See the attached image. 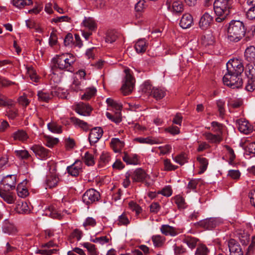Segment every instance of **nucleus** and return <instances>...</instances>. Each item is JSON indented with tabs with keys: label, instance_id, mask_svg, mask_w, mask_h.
Listing matches in <instances>:
<instances>
[{
	"label": "nucleus",
	"instance_id": "nucleus-1",
	"mask_svg": "<svg viewBox=\"0 0 255 255\" xmlns=\"http://www.w3.org/2000/svg\"><path fill=\"white\" fill-rule=\"evenodd\" d=\"M245 29L243 22L232 20L228 27L227 36L230 41L238 42L245 35Z\"/></svg>",
	"mask_w": 255,
	"mask_h": 255
},
{
	"label": "nucleus",
	"instance_id": "nucleus-2",
	"mask_svg": "<svg viewBox=\"0 0 255 255\" xmlns=\"http://www.w3.org/2000/svg\"><path fill=\"white\" fill-rule=\"evenodd\" d=\"M76 61V57L69 53H63L53 58L54 67L60 70L72 71V65Z\"/></svg>",
	"mask_w": 255,
	"mask_h": 255
},
{
	"label": "nucleus",
	"instance_id": "nucleus-3",
	"mask_svg": "<svg viewBox=\"0 0 255 255\" xmlns=\"http://www.w3.org/2000/svg\"><path fill=\"white\" fill-rule=\"evenodd\" d=\"M233 0H215L214 9L216 14H229L233 7Z\"/></svg>",
	"mask_w": 255,
	"mask_h": 255
},
{
	"label": "nucleus",
	"instance_id": "nucleus-4",
	"mask_svg": "<svg viewBox=\"0 0 255 255\" xmlns=\"http://www.w3.org/2000/svg\"><path fill=\"white\" fill-rule=\"evenodd\" d=\"M223 81L225 85L233 89L239 88L243 84L242 80L239 75L228 71L223 78Z\"/></svg>",
	"mask_w": 255,
	"mask_h": 255
},
{
	"label": "nucleus",
	"instance_id": "nucleus-5",
	"mask_svg": "<svg viewBox=\"0 0 255 255\" xmlns=\"http://www.w3.org/2000/svg\"><path fill=\"white\" fill-rule=\"evenodd\" d=\"M124 71L126 74L125 81L121 88V90L124 95H127L132 92L134 87L135 80L130 73L129 69H125Z\"/></svg>",
	"mask_w": 255,
	"mask_h": 255
},
{
	"label": "nucleus",
	"instance_id": "nucleus-6",
	"mask_svg": "<svg viewBox=\"0 0 255 255\" xmlns=\"http://www.w3.org/2000/svg\"><path fill=\"white\" fill-rule=\"evenodd\" d=\"M227 71L230 73L233 72L240 76L244 71V67L241 60L233 59L230 60L226 64Z\"/></svg>",
	"mask_w": 255,
	"mask_h": 255
},
{
	"label": "nucleus",
	"instance_id": "nucleus-7",
	"mask_svg": "<svg viewBox=\"0 0 255 255\" xmlns=\"http://www.w3.org/2000/svg\"><path fill=\"white\" fill-rule=\"evenodd\" d=\"M49 171L50 173L47 176L45 183L47 186L46 188H51L57 185L59 181V178L56 172V166L54 164L51 165Z\"/></svg>",
	"mask_w": 255,
	"mask_h": 255
},
{
	"label": "nucleus",
	"instance_id": "nucleus-8",
	"mask_svg": "<svg viewBox=\"0 0 255 255\" xmlns=\"http://www.w3.org/2000/svg\"><path fill=\"white\" fill-rule=\"evenodd\" d=\"M100 196L99 192L94 189H90L83 194L82 200L88 205L98 201Z\"/></svg>",
	"mask_w": 255,
	"mask_h": 255
},
{
	"label": "nucleus",
	"instance_id": "nucleus-9",
	"mask_svg": "<svg viewBox=\"0 0 255 255\" xmlns=\"http://www.w3.org/2000/svg\"><path fill=\"white\" fill-rule=\"evenodd\" d=\"M235 123L239 130L241 133L248 134L252 132L254 130L253 127L248 122V121L245 119H237L235 121Z\"/></svg>",
	"mask_w": 255,
	"mask_h": 255
},
{
	"label": "nucleus",
	"instance_id": "nucleus-10",
	"mask_svg": "<svg viewBox=\"0 0 255 255\" xmlns=\"http://www.w3.org/2000/svg\"><path fill=\"white\" fill-rule=\"evenodd\" d=\"M103 134V130L100 127H95L91 129L89 140L91 144L97 142Z\"/></svg>",
	"mask_w": 255,
	"mask_h": 255
},
{
	"label": "nucleus",
	"instance_id": "nucleus-11",
	"mask_svg": "<svg viewBox=\"0 0 255 255\" xmlns=\"http://www.w3.org/2000/svg\"><path fill=\"white\" fill-rule=\"evenodd\" d=\"M1 184L3 185L5 190H9L14 189L16 184L15 175H8L3 177L1 180Z\"/></svg>",
	"mask_w": 255,
	"mask_h": 255
},
{
	"label": "nucleus",
	"instance_id": "nucleus-12",
	"mask_svg": "<svg viewBox=\"0 0 255 255\" xmlns=\"http://www.w3.org/2000/svg\"><path fill=\"white\" fill-rule=\"evenodd\" d=\"M31 149L41 159H46L50 156L49 150L43 146L35 145L31 147Z\"/></svg>",
	"mask_w": 255,
	"mask_h": 255
},
{
	"label": "nucleus",
	"instance_id": "nucleus-13",
	"mask_svg": "<svg viewBox=\"0 0 255 255\" xmlns=\"http://www.w3.org/2000/svg\"><path fill=\"white\" fill-rule=\"evenodd\" d=\"M82 162L77 160L71 165L67 167V172L72 176H77L82 171Z\"/></svg>",
	"mask_w": 255,
	"mask_h": 255
},
{
	"label": "nucleus",
	"instance_id": "nucleus-14",
	"mask_svg": "<svg viewBox=\"0 0 255 255\" xmlns=\"http://www.w3.org/2000/svg\"><path fill=\"white\" fill-rule=\"evenodd\" d=\"M160 231L165 236H176L181 232L180 229H177L168 225H163L160 228Z\"/></svg>",
	"mask_w": 255,
	"mask_h": 255
},
{
	"label": "nucleus",
	"instance_id": "nucleus-15",
	"mask_svg": "<svg viewBox=\"0 0 255 255\" xmlns=\"http://www.w3.org/2000/svg\"><path fill=\"white\" fill-rule=\"evenodd\" d=\"M75 111L80 115L88 116L90 115L92 108L88 104L79 103L76 105Z\"/></svg>",
	"mask_w": 255,
	"mask_h": 255
},
{
	"label": "nucleus",
	"instance_id": "nucleus-16",
	"mask_svg": "<svg viewBox=\"0 0 255 255\" xmlns=\"http://www.w3.org/2000/svg\"><path fill=\"white\" fill-rule=\"evenodd\" d=\"M163 138L160 137H155L147 136L146 137H137L135 138V140L140 143H145L150 145L154 144H160L163 142Z\"/></svg>",
	"mask_w": 255,
	"mask_h": 255
},
{
	"label": "nucleus",
	"instance_id": "nucleus-17",
	"mask_svg": "<svg viewBox=\"0 0 255 255\" xmlns=\"http://www.w3.org/2000/svg\"><path fill=\"white\" fill-rule=\"evenodd\" d=\"M213 21V17L208 12H205L200 18L199 26L203 30L210 27Z\"/></svg>",
	"mask_w": 255,
	"mask_h": 255
},
{
	"label": "nucleus",
	"instance_id": "nucleus-18",
	"mask_svg": "<svg viewBox=\"0 0 255 255\" xmlns=\"http://www.w3.org/2000/svg\"><path fill=\"white\" fill-rule=\"evenodd\" d=\"M2 232L9 235H14L18 232V230L14 224L5 220L3 225Z\"/></svg>",
	"mask_w": 255,
	"mask_h": 255
},
{
	"label": "nucleus",
	"instance_id": "nucleus-19",
	"mask_svg": "<svg viewBox=\"0 0 255 255\" xmlns=\"http://www.w3.org/2000/svg\"><path fill=\"white\" fill-rule=\"evenodd\" d=\"M193 23V19L192 15L189 13H185L182 16L180 25L183 29H186L191 26Z\"/></svg>",
	"mask_w": 255,
	"mask_h": 255
},
{
	"label": "nucleus",
	"instance_id": "nucleus-20",
	"mask_svg": "<svg viewBox=\"0 0 255 255\" xmlns=\"http://www.w3.org/2000/svg\"><path fill=\"white\" fill-rule=\"evenodd\" d=\"M146 177L145 171L141 169H136L132 173L131 178L134 182H140L143 181Z\"/></svg>",
	"mask_w": 255,
	"mask_h": 255
},
{
	"label": "nucleus",
	"instance_id": "nucleus-21",
	"mask_svg": "<svg viewBox=\"0 0 255 255\" xmlns=\"http://www.w3.org/2000/svg\"><path fill=\"white\" fill-rule=\"evenodd\" d=\"M123 160L128 164L136 165L139 163L138 156L135 154H128L125 153L123 156Z\"/></svg>",
	"mask_w": 255,
	"mask_h": 255
},
{
	"label": "nucleus",
	"instance_id": "nucleus-22",
	"mask_svg": "<svg viewBox=\"0 0 255 255\" xmlns=\"http://www.w3.org/2000/svg\"><path fill=\"white\" fill-rule=\"evenodd\" d=\"M97 156V151L95 150L94 154L90 152H86L83 157V160L88 166H92L95 163V157Z\"/></svg>",
	"mask_w": 255,
	"mask_h": 255
},
{
	"label": "nucleus",
	"instance_id": "nucleus-23",
	"mask_svg": "<svg viewBox=\"0 0 255 255\" xmlns=\"http://www.w3.org/2000/svg\"><path fill=\"white\" fill-rule=\"evenodd\" d=\"M228 246L229 247L230 255L235 254L239 252L242 251V249L237 242L234 239H230L228 241Z\"/></svg>",
	"mask_w": 255,
	"mask_h": 255
},
{
	"label": "nucleus",
	"instance_id": "nucleus-24",
	"mask_svg": "<svg viewBox=\"0 0 255 255\" xmlns=\"http://www.w3.org/2000/svg\"><path fill=\"white\" fill-rule=\"evenodd\" d=\"M1 198L8 204H12L14 202L15 196L13 193L9 190L4 189L1 191Z\"/></svg>",
	"mask_w": 255,
	"mask_h": 255
},
{
	"label": "nucleus",
	"instance_id": "nucleus-25",
	"mask_svg": "<svg viewBox=\"0 0 255 255\" xmlns=\"http://www.w3.org/2000/svg\"><path fill=\"white\" fill-rule=\"evenodd\" d=\"M82 25L91 31L95 30L97 28L95 21L92 17H85L82 21Z\"/></svg>",
	"mask_w": 255,
	"mask_h": 255
},
{
	"label": "nucleus",
	"instance_id": "nucleus-26",
	"mask_svg": "<svg viewBox=\"0 0 255 255\" xmlns=\"http://www.w3.org/2000/svg\"><path fill=\"white\" fill-rule=\"evenodd\" d=\"M147 47V43L144 39H140L137 40L134 45L135 51L138 53H144Z\"/></svg>",
	"mask_w": 255,
	"mask_h": 255
},
{
	"label": "nucleus",
	"instance_id": "nucleus-27",
	"mask_svg": "<svg viewBox=\"0 0 255 255\" xmlns=\"http://www.w3.org/2000/svg\"><path fill=\"white\" fill-rule=\"evenodd\" d=\"M221 132L220 131L217 134H213L210 132H207L204 134L205 138L209 142L212 143H219L222 139Z\"/></svg>",
	"mask_w": 255,
	"mask_h": 255
},
{
	"label": "nucleus",
	"instance_id": "nucleus-28",
	"mask_svg": "<svg viewBox=\"0 0 255 255\" xmlns=\"http://www.w3.org/2000/svg\"><path fill=\"white\" fill-rule=\"evenodd\" d=\"M125 143L119 138H113L111 141V146L115 152H119L124 146Z\"/></svg>",
	"mask_w": 255,
	"mask_h": 255
},
{
	"label": "nucleus",
	"instance_id": "nucleus-29",
	"mask_svg": "<svg viewBox=\"0 0 255 255\" xmlns=\"http://www.w3.org/2000/svg\"><path fill=\"white\" fill-rule=\"evenodd\" d=\"M71 123L76 127H79L87 130L89 128L88 124L78 118L72 117L70 119Z\"/></svg>",
	"mask_w": 255,
	"mask_h": 255
},
{
	"label": "nucleus",
	"instance_id": "nucleus-30",
	"mask_svg": "<svg viewBox=\"0 0 255 255\" xmlns=\"http://www.w3.org/2000/svg\"><path fill=\"white\" fill-rule=\"evenodd\" d=\"M198 242V239L189 236H185L183 239V242L186 244L188 246V247L191 249L195 248Z\"/></svg>",
	"mask_w": 255,
	"mask_h": 255
},
{
	"label": "nucleus",
	"instance_id": "nucleus-31",
	"mask_svg": "<svg viewBox=\"0 0 255 255\" xmlns=\"http://www.w3.org/2000/svg\"><path fill=\"white\" fill-rule=\"evenodd\" d=\"M159 150V155H164L169 154L172 150V146L170 144H165L162 146H159L157 147H155L152 149V151H157V150Z\"/></svg>",
	"mask_w": 255,
	"mask_h": 255
},
{
	"label": "nucleus",
	"instance_id": "nucleus-32",
	"mask_svg": "<svg viewBox=\"0 0 255 255\" xmlns=\"http://www.w3.org/2000/svg\"><path fill=\"white\" fill-rule=\"evenodd\" d=\"M245 57L249 61H252L255 59V47L250 46L247 47L245 52Z\"/></svg>",
	"mask_w": 255,
	"mask_h": 255
},
{
	"label": "nucleus",
	"instance_id": "nucleus-33",
	"mask_svg": "<svg viewBox=\"0 0 255 255\" xmlns=\"http://www.w3.org/2000/svg\"><path fill=\"white\" fill-rule=\"evenodd\" d=\"M128 208L129 209L135 213V216L137 218H138L139 214L142 211L141 207L133 201H131L128 203Z\"/></svg>",
	"mask_w": 255,
	"mask_h": 255
},
{
	"label": "nucleus",
	"instance_id": "nucleus-34",
	"mask_svg": "<svg viewBox=\"0 0 255 255\" xmlns=\"http://www.w3.org/2000/svg\"><path fill=\"white\" fill-rule=\"evenodd\" d=\"M48 129L54 133H61L62 132L61 126L55 122H51L47 124Z\"/></svg>",
	"mask_w": 255,
	"mask_h": 255
},
{
	"label": "nucleus",
	"instance_id": "nucleus-35",
	"mask_svg": "<svg viewBox=\"0 0 255 255\" xmlns=\"http://www.w3.org/2000/svg\"><path fill=\"white\" fill-rule=\"evenodd\" d=\"M106 116L107 118L116 124H119L122 121L121 112H116L114 115L107 112L106 113Z\"/></svg>",
	"mask_w": 255,
	"mask_h": 255
},
{
	"label": "nucleus",
	"instance_id": "nucleus-36",
	"mask_svg": "<svg viewBox=\"0 0 255 255\" xmlns=\"http://www.w3.org/2000/svg\"><path fill=\"white\" fill-rule=\"evenodd\" d=\"M153 245L155 247H162L165 242V239L160 235H154L151 238Z\"/></svg>",
	"mask_w": 255,
	"mask_h": 255
},
{
	"label": "nucleus",
	"instance_id": "nucleus-37",
	"mask_svg": "<svg viewBox=\"0 0 255 255\" xmlns=\"http://www.w3.org/2000/svg\"><path fill=\"white\" fill-rule=\"evenodd\" d=\"M200 224L201 226L208 230H211L216 226L215 220L213 219L205 220L201 222Z\"/></svg>",
	"mask_w": 255,
	"mask_h": 255
},
{
	"label": "nucleus",
	"instance_id": "nucleus-38",
	"mask_svg": "<svg viewBox=\"0 0 255 255\" xmlns=\"http://www.w3.org/2000/svg\"><path fill=\"white\" fill-rule=\"evenodd\" d=\"M242 104V101L241 99H229L228 101V106L230 112L231 113V108L236 109L240 107Z\"/></svg>",
	"mask_w": 255,
	"mask_h": 255
},
{
	"label": "nucleus",
	"instance_id": "nucleus-39",
	"mask_svg": "<svg viewBox=\"0 0 255 255\" xmlns=\"http://www.w3.org/2000/svg\"><path fill=\"white\" fill-rule=\"evenodd\" d=\"M33 93L32 92H30L28 95L25 93H23V94L20 96L18 99V102L19 105L22 106L23 107H26L29 104L30 101L28 99V97L32 96Z\"/></svg>",
	"mask_w": 255,
	"mask_h": 255
},
{
	"label": "nucleus",
	"instance_id": "nucleus-40",
	"mask_svg": "<svg viewBox=\"0 0 255 255\" xmlns=\"http://www.w3.org/2000/svg\"><path fill=\"white\" fill-rule=\"evenodd\" d=\"M13 137L15 140L21 141H25L28 137L27 133L22 130H19L13 133Z\"/></svg>",
	"mask_w": 255,
	"mask_h": 255
},
{
	"label": "nucleus",
	"instance_id": "nucleus-41",
	"mask_svg": "<svg viewBox=\"0 0 255 255\" xmlns=\"http://www.w3.org/2000/svg\"><path fill=\"white\" fill-rule=\"evenodd\" d=\"M246 74L248 78L255 79V63H250L247 65Z\"/></svg>",
	"mask_w": 255,
	"mask_h": 255
},
{
	"label": "nucleus",
	"instance_id": "nucleus-42",
	"mask_svg": "<svg viewBox=\"0 0 255 255\" xmlns=\"http://www.w3.org/2000/svg\"><path fill=\"white\" fill-rule=\"evenodd\" d=\"M106 102L109 107H110L113 109H115L116 112H121L122 109V105L120 103L117 102L112 98H108L106 100Z\"/></svg>",
	"mask_w": 255,
	"mask_h": 255
},
{
	"label": "nucleus",
	"instance_id": "nucleus-43",
	"mask_svg": "<svg viewBox=\"0 0 255 255\" xmlns=\"http://www.w3.org/2000/svg\"><path fill=\"white\" fill-rule=\"evenodd\" d=\"M106 102L109 107H110L113 109H115L116 112H121L122 109V105L120 103L117 102L112 98H108L106 100Z\"/></svg>",
	"mask_w": 255,
	"mask_h": 255
},
{
	"label": "nucleus",
	"instance_id": "nucleus-44",
	"mask_svg": "<svg viewBox=\"0 0 255 255\" xmlns=\"http://www.w3.org/2000/svg\"><path fill=\"white\" fill-rule=\"evenodd\" d=\"M12 3L15 7L21 8L26 5H29L32 3V0H13Z\"/></svg>",
	"mask_w": 255,
	"mask_h": 255
},
{
	"label": "nucleus",
	"instance_id": "nucleus-45",
	"mask_svg": "<svg viewBox=\"0 0 255 255\" xmlns=\"http://www.w3.org/2000/svg\"><path fill=\"white\" fill-rule=\"evenodd\" d=\"M197 160L200 163V173H203L206 169L208 165V161L205 157L199 156L197 157Z\"/></svg>",
	"mask_w": 255,
	"mask_h": 255
},
{
	"label": "nucleus",
	"instance_id": "nucleus-46",
	"mask_svg": "<svg viewBox=\"0 0 255 255\" xmlns=\"http://www.w3.org/2000/svg\"><path fill=\"white\" fill-rule=\"evenodd\" d=\"M111 157L109 153L106 151H103L100 156V164L102 166L106 165L110 161Z\"/></svg>",
	"mask_w": 255,
	"mask_h": 255
},
{
	"label": "nucleus",
	"instance_id": "nucleus-47",
	"mask_svg": "<svg viewBox=\"0 0 255 255\" xmlns=\"http://www.w3.org/2000/svg\"><path fill=\"white\" fill-rule=\"evenodd\" d=\"M156 99H161L165 96V92L164 89L158 88H153V91L151 94Z\"/></svg>",
	"mask_w": 255,
	"mask_h": 255
},
{
	"label": "nucleus",
	"instance_id": "nucleus-48",
	"mask_svg": "<svg viewBox=\"0 0 255 255\" xmlns=\"http://www.w3.org/2000/svg\"><path fill=\"white\" fill-rule=\"evenodd\" d=\"M96 92V88L94 87L87 88L84 94L82 95L81 99L82 100H89L95 95Z\"/></svg>",
	"mask_w": 255,
	"mask_h": 255
},
{
	"label": "nucleus",
	"instance_id": "nucleus-49",
	"mask_svg": "<svg viewBox=\"0 0 255 255\" xmlns=\"http://www.w3.org/2000/svg\"><path fill=\"white\" fill-rule=\"evenodd\" d=\"M37 96L38 100L42 102H48L52 97L51 94L43 91H39Z\"/></svg>",
	"mask_w": 255,
	"mask_h": 255
},
{
	"label": "nucleus",
	"instance_id": "nucleus-50",
	"mask_svg": "<svg viewBox=\"0 0 255 255\" xmlns=\"http://www.w3.org/2000/svg\"><path fill=\"white\" fill-rule=\"evenodd\" d=\"M117 223L119 225H128L129 224L130 221L127 216L126 212H124L119 217Z\"/></svg>",
	"mask_w": 255,
	"mask_h": 255
},
{
	"label": "nucleus",
	"instance_id": "nucleus-51",
	"mask_svg": "<svg viewBox=\"0 0 255 255\" xmlns=\"http://www.w3.org/2000/svg\"><path fill=\"white\" fill-rule=\"evenodd\" d=\"M82 246L87 249L90 255H98V252L94 244L89 243H84Z\"/></svg>",
	"mask_w": 255,
	"mask_h": 255
},
{
	"label": "nucleus",
	"instance_id": "nucleus-52",
	"mask_svg": "<svg viewBox=\"0 0 255 255\" xmlns=\"http://www.w3.org/2000/svg\"><path fill=\"white\" fill-rule=\"evenodd\" d=\"M163 165L165 171H172L177 168V166L173 165L170 160L167 158L163 160Z\"/></svg>",
	"mask_w": 255,
	"mask_h": 255
},
{
	"label": "nucleus",
	"instance_id": "nucleus-53",
	"mask_svg": "<svg viewBox=\"0 0 255 255\" xmlns=\"http://www.w3.org/2000/svg\"><path fill=\"white\" fill-rule=\"evenodd\" d=\"M210 250L204 245H200L197 248L195 255H208Z\"/></svg>",
	"mask_w": 255,
	"mask_h": 255
},
{
	"label": "nucleus",
	"instance_id": "nucleus-54",
	"mask_svg": "<svg viewBox=\"0 0 255 255\" xmlns=\"http://www.w3.org/2000/svg\"><path fill=\"white\" fill-rule=\"evenodd\" d=\"M96 220L92 217L87 218L83 222V225L86 230L88 229V227H94L96 225Z\"/></svg>",
	"mask_w": 255,
	"mask_h": 255
},
{
	"label": "nucleus",
	"instance_id": "nucleus-55",
	"mask_svg": "<svg viewBox=\"0 0 255 255\" xmlns=\"http://www.w3.org/2000/svg\"><path fill=\"white\" fill-rule=\"evenodd\" d=\"M82 80L79 81L78 78H75L72 84L71 85L70 89L74 92H78L81 90L82 88Z\"/></svg>",
	"mask_w": 255,
	"mask_h": 255
},
{
	"label": "nucleus",
	"instance_id": "nucleus-56",
	"mask_svg": "<svg viewBox=\"0 0 255 255\" xmlns=\"http://www.w3.org/2000/svg\"><path fill=\"white\" fill-rule=\"evenodd\" d=\"M93 6L97 9H103L106 7V0H91Z\"/></svg>",
	"mask_w": 255,
	"mask_h": 255
},
{
	"label": "nucleus",
	"instance_id": "nucleus-57",
	"mask_svg": "<svg viewBox=\"0 0 255 255\" xmlns=\"http://www.w3.org/2000/svg\"><path fill=\"white\" fill-rule=\"evenodd\" d=\"M27 74L29 75L31 80L35 82H37L38 77L36 75L35 70L32 66L26 68Z\"/></svg>",
	"mask_w": 255,
	"mask_h": 255
},
{
	"label": "nucleus",
	"instance_id": "nucleus-58",
	"mask_svg": "<svg viewBox=\"0 0 255 255\" xmlns=\"http://www.w3.org/2000/svg\"><path fill=\"white\" fill-rule=\"evenodd\" d=\"M143 92L147 94L151 95L153 91V88L149 81L145 82L141 86Z\"/></svg>",
	"mask_w": 255,
	"mask_h": 255
},
{
	"label": "nucleus",
	"instance_id": "nucleus-59",
	"mask_svg": "<svg viewBox=\"0 0 255 255\" xmlns=\"http://www.w3.org/2000/svg\"><path fill=\"white\" fill-rule=\"evenodd\" d=\"M173 160L181 165H183L187 162L186 156L184 154H179L174 157H173Z\"/></svg>",
	"mask_w": 255,
	"mask_h": 255
},
{
	"label": "nucleus",
	"instance_id": "nucleus-60",
	"mask_svg": "<svg viewBox=\"0 0 255 255\" xmlns=\"http://www.w3.org/2000/svg\"><path fill=\"white\" fill-rule=\"evenodd\" d=\"M173 10L176 12H181L183 10V5L181 1H175L172 3Z\"/></svg>",
	"mask_w": 255,
	"mask_h": 255
},
{
	"label": "nucleus",
	"instance_id": "nucleus-61",
	"mask_svg": "<svg viewBox=\"0 0 255 255\" xmlns=\"http://www.w3.org/2000/svg\"><path fill=\"white\" fill-rule=\"evenodd\" d=\"M117 36L114 31H109L106 35V41L109 43H112L116 40Z\"/></svg>",
	"mask_w": 255,
	"mask_h": 255
},
{
	"label": "nucleus",
	"instance_id": "nucleus-62",
	"mask_svg": "<svg viewBox=\"0 0 255 255\" xmlns=\"http://www.w3.org/2000/svg\"><path fill=\"white\" fill-rule=\"evenodd\" d=\"M15 153L16 156L23 159H28L30 156L28 151L26 150H15Z\"/></svg>",
	"mask_w": 255,
	"mask_h": 255
},
{
	"label": "nucleus",
	"instance_id": "nucleus-63",
	"mask_svg": "<svg viewBox=\"0 0 255 255\" xmlns=\"http://www.w3.org/2000/svg\"><path fill=\"white\" fill-rule=\"evenodd\" d=\"M175 203L179 208H184L185 205V200L180 195H176L174 198Z\"/></svg>",
	"mask_w": 255,
	"mask_h": 255
},
{
	"label": "nucleus",
	"instance_id": "nucleus-64",
	"mask_svg": "<svg viewBox=\"0 0 255 255\" xmlns=\"http://www.w3.org/2000/svg\"><path fill=\"white\" fill-rule=\"evenodd\" d=\"M246 89L250 92H252L255 89V79L248 78Z\"/></svg>",
	"mask_w": 255,
	"mask_h": 255
}]
</instances>
